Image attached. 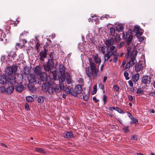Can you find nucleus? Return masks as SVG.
Wrapping results in <instances>:
<instances>
[{
  "label": "nucleus",
  "mask_w": 155,
  "mask_h": 155,
  "mask_svg": "<svg viewBox=\"0 0 155 155\" xmlns=\"http://www.w3.org/2000/svg\"><path fill=\"white\" fill-rule=\"evenodd\" d=\"M79 83L81 85H83L84 84L83 80L82 78H80L79 80Z\"/></svg>",
  "instance_id": "nucleus-56"
},
{
  "label": "nucleus",
  "mask_w": 155,
  "mask_h": 155,
  "mask_svg": "<svg viewBox=\"0 0 155 155\" xmlns=\"http://www.w3.org/2000/svg\"><path fill=\"white\" fill-rule=\"evenodd\" d=\"M49 55L51 59L50 60H54V57L52 52H51L49 53Z\"/></svg>",
  "instance_id": "nucleus-59"
},
{
  "label": "nucleus",
  "mask_w": 155,
  "mask_h": 155,
  "mask_svg": "<svg viewBox=\"0 0 155 155\" xmlns=\"http://www.w3.org/2000/svg\"><path fill=\"white\" fill-rule=\"evenodd\" d=\"M47 53L46 49H44V51L41 52L39 53L40 58H45L47 57Z\"/></svg>",
  "instance_id": "nucleus-24"
},
{
  "label": "nucleus",
  "mask_w": 155,
  "mask_h": 155,
  "mask_svg": "<svg viewBox=\"0 0 155 155\" xmlns=\"http://www.w3.org/2000/svg\"><path fill=\"white\" fill-rule=\"evenodd\" d=\"M116 110L121 114H124L125 113L123 110H121L120 108L117 107H116Z\"/></svg>",
  "instance_id": "nucleus-42"
},
{
  "label": "nucleus",
  "mask_w": 155,
  "mask_h": 155,
  "mask_svg": "<svg viewBox=\"0 0 155 155\" xmlns=\"http://www.w3.org/2000/svg\"><path fill=\"white\" fill-rule=\"evenodd\" d=\"M40 44L38 42H37L35 43V48L37 49L38 51H39L40 50Z\"/></svg>",
  "instance_id": "nucleus-38"
},
{
  "label": "nucleus",
  "mask_w": 155,
  "mask_h": 155,
  "mask_svg": "<svg viewBox=\"0 0 155 155\" xmlns=\"http://www.w3.org/2000/svg\"><path fill=\"white\" fill-rule=\"evenodd\" d=\"M99 51L101 53L103 54H105L106 52L108 51L107 48L106 46H101L99 47L98 48Z\"/></svg>",
  "instance_id": "nucleus-13"
},
{
  "label": "nucleus",
  "mask_w": 155,
  "mask_h": 155,
  "mask_svg": "<svg viewBox=\"0 0 155 155\" xmlns=\"http://www.w3.org/2000/svg\"><path fill=\"white\" fill-rule=\"evenodd\" d=\"M27 101L28 102H32L33 101V98L31 96H28L26 98Z\"/></svg>",
  "instance_id": "nucleus-39"
},
{
  "label": "nucleus",
  "mask_w": 155,
  "mask_h": 155,
  "mask_svg": "<svg viewBox=\"0 0 155 155\" xmlns=\"http://www.w3.org/2000/svg\"><path fill=\"white\" fill-rule=\"evenodd\" d=\"M133 37L132 35H129V36L126 41L127 45H129L131 43Z\"/></svg>",
  "instance_id": "nucleus-28"
},
{
  "label": "nucleus",
  "mask_w": 155,
  "mask_h": 155,
  "mask_svg": "<svg viewBox=\"0 0 155 155\" xmlns=\"http://www.w3.org/2000/svg\"><path fill=\"white\" fill-rule=\"evenodd\" d=\"M110 48V51H111V52H113L114 51H114V50L116 48V47L114 46L113 45L111 46Z\"/></svg>",
  "instance_id": "nucleus-44"
},
{
  "label": "nucleus",
  "mask_w": 155,
  "mask_h": 155,
  "mask_svg": "<svg viewBox=\"0 0 155 155\" xmlns=\"http://www.w3.org/2000/svg\"><path fill=\"white\" fill-rule=\"evenodd\" d=\"M137 47L136 45V58L139 59V61L137 64L136 63V72H138L142 71L143 68L142 64L144 60V56L143 53V48H138Z\"/></svg>",
  "instance_id": "nucleus-2"
},
{
  "label": "nucleus",
  "mask_w": 155,
  "mask_h": 155,
  "mask_svg": "<svg viewBox=\"0 0 155 155\" xmlns=\"http://www.w3.org/2000/svg\"><path fill=\"white\" fill-rule=\"evenodd\" d=\"M28 79L29 83H30L34 84H41V81H40V83L39 78H37L36 76L32 74H29L28 77Z\"/></svg>",
  "instance_id": "nucleus-3"
},
{
  "label": "nucleus",
  "mask_w": 155,
  "mask_h": 155,
  "mask_svg": "<svg viewBox=\"0 0 155 155\" xmlns=\"http://www.w3.org/2000/svg\"><path fill=\"white\" fill-rule=\"evenodd\" d=\"M144 32V31L140 28L139 26L136 25V37L138 38L141 36Z\"/></svg>",
  "instance_id": "nucleus-10"
},
{
  "label": "nucleus",
  "mask_w": 155,
  "mask_h": 155,
  "mask_svg": "<svg viewBox=\"0 0 155 155\" xmlns=\"http://www.w3.org/2000/svg\"><path fill=\"white\" fill-rule=\"evenodd\" d=\"M124 45V42H121L120 43L119 45L118 46V48H120L122 46H123Z\"/></svg>",
  "instance_id": "nucleus-60"
},
{
  "label": "nucleus",
  "mask_w": 155,
  "mask_h": 155,
  "mask_svg": "<svg viewBox=\"0 0 155 155\" xmlns=\"http://www.w3.org/2000/svg\"><path fill=\"white\" fill-rule=\"evenodd\" d=\"M99 88L100 89L104 90V86L101 83H99L98 84Z\"/></svg>",
  "instance_id": "nucleus-46"
},
{
  "label": "nucleus",
  "mask_w": 155,
  "mask_h": 155,
  "mask_svg": "<svg viewBox=\"0 0 155 155\" xmlns=\"http://www.w3.org/2000/svg\"><path fill=\"white\" fill-rule=\"evenodd\" d=\"M93 101H95V103H97L99 101V100L97 99L95 97H94L93 98Z\"/></svg>",
  "instance_id": "nucleus-64"
},
{
  "label": "nucleus",
  "mask_w": 155,
  "mask_h": 155,
  "mask_svg": "<svg viewBox=\"0 0 155 155\" xmlns=\"http://www.w3.org/2000/svg\"><path fill=\"white\" fill-rule=\"evenodd\" d=\"M7 81V79L5 75H2L0 76V84H4Z\"/></svg>",
  "instance_id": "nucleus-19"
},
{
  "label": "nucleus",
  "mask_w": 155,
  "mask_h": 155,
  "mask_svg": "<svg viewBox=\"0 0 155 155\" xmlns=\"http://www.w3.org/2000/svg\"><path fill=\"white\" fill-rule=\"evenodd\" d=\"M39 75L40 76L39 81L40 80L41 81L43 82L46 81H47V78L46 73L42 72Z\"/></svg>",
  "instance_id": "nucleus-17"
},
{
  "label": "nucleus",
  "mask_w": 155,
  "mask_h": 155,
  "mask_svg": "<svg viewBox=\"0 0 155 155\" xmlns=\"http://www.w3.org/2000/svg\"><path fill=\"white\" fill-rule=\"evenodd\" d=\"M63 135L65 138H71L74 137V135L72 132H65Z\"/></svg>",
  "instance_id": "nucleus-20"
},
{
  "label": "nucleus",
  "mask_w": 155,
  "mask_h": 155,
  "mask_svg": "<svg viewBox=\"0 0 155 155\" xmlns=\"http://www.w3.org/2000/svg\"><path fill=\"white\" fill-rule=\"evenodd\" d=\"M23 80L22 75L18 73L15 74L14 76V81L16 83L21 84Z\"/></svg>",
  "instance_id": "nucleus-6"
},
{
  "label": "nucleus",
  "mask_w": 155,
  "mask_h": 155,
  "mask_svg": "<svg viewBox=\"0 0 155 155\" xmlns=\"http://www.w3.org/2000/svg\"><path fill=\"white\" fill-rule=\"evenodd\" d=\"M35 150L38 152L43 153H45L44 150L42 148H35Z\"/></svg>",
  "instance_id": "nucleus-33"
},
{
  "label": "nucleus",
  "mask_w": 155,
  "mask_h": 155,
  "mask_svg": "<svg viewBox=\"0 0 155 155\" xmlns=\"http://www.w3.org/2000/svg\"><path fill=\"white\" fill-rule=\"evenodd\" d=\"M122 34H123V37H122V39L124 40L126 39L127 37V33L126 34H124V33L123 34L122 33Z\"/></svg>",
  "instance_id": "nucleus-57"
},
{
  "label": "nucleus",
  "mask_w": 155,
  "mask_h": 155,
  "mask_svg": "<svg viewBox=\"0 0 155 155\" xmlns=\"http://www.w3.org/2000/svg\"><path fill=\"white\" fill-rule=\"evenodd\" d=\"M113 89H114V90L117 91L118 92L119 90V87L117 86V85H115L113 87Z\"/></svg>",
  "instance_id": "nucleus-50"
},
{
  "label": "nucleus",
  "mask_w": 155,
  "mask_h": 155,
  "mask_svg": "<svg viewBox=\"0 0 155 155\" xmlns=\"http://www.w3.org/2000/svg\"><path fill=\"white\" fill-rule=\"evenodd\" d=\"M137 38L138 39V40L140 42L143 41L144 40V38H146L145 37H140V36L138 38Z\"/></svg>",
  "instance_id": "nucleus-52"
},
{
  "label": "nucleus",
  "mask_w": 155,
  "mask_h": 155,
  "mask_svg": "<svg viewBox=\"0 0 155 155\" xmlns=\"http://www.w3.org/2000/svg\"><path fill=\"white\" fill-rule=\"evenodd\" d=\"M6 88L4 86L0 87V92L1 93L6 94Z\"/></svg>",
  "instance_id": "nucleus-34"
},
{
  "label": "nucleus",
  "mask_w": 155,
  "mask_h": 155,
  "mask_svg": "<svg viewBox=\"0 0 155 155\" xmlns=\"http://www.w3.org/2000/svg\"><path fill=\"white\" fill-rule=\"evenodd\" d=\"M66 93L68 94H70L71 95L76 97L77 95L75 93L74 91L73 88L72 87L68 88L65 90Z\"/></svg>",
  "instance_id": "nucleus-11"
},
{
  "label": "nucleus",
  "mask_w": 155,
  "mask_h": 155,
  "mask_svg": "<svg viewBox=\"0 0 155 155\" xmlns=\"http://www.w3.org/2000/svg\"><path fill=\"white\" fill-rule=\"evenodd\" d=\"M47 65H49V66L51 68H53L54 66V63L53 60L50 59L48 60L47 62Z\"/></svg>",
  "instance_id": "nucleus-29"
},
{
  "label": "nucleus",
  "mask_w": 155,
  "mask_h": 155,
  "mask_svg": "<svg viewBox=\"0 0 155 155\" xmlns=\"http://www.w3.org/2000/svg\"><path fill=\"white\" fill-rule=\"evenodd\" d=\"M107 97L106 95H104L103 96V101L104 102V104L105 105L107 103Z\"/></svg>",
  "instance_id": "nucleus-49"
},
{
  "label": "nucleus",
  "mask_w": 155,
  "mask_h": 155,
  "mask_svg": "<svg viewBox=\"0 0 155 155\" xmlns=\"http://www.w3.org/2000/svg\"><path fill=\"white\" fill-rule=\"evenodd\" d=\"M1 60L2 62H5L6 61V56L5 55L2 56Z\"/></svg>",
  "instance_id": "nucleus-47"
},
{
  "label": "nucleus",
  "mask_w": 155,
  "mask_h": 155,
  "mask_svg": "<svg viewBox=\"0 0 155 155\" xmlns=\"http://www.w3.org/2000/svg\"><path fill=\"white\" fill-rule=\"evenodd\" d=\"M113 56H114V58L113 59V62L114 63L117 62L118 61V55L116 52L114 51Z\"/></svg>",
  "instance_id": "nucleus-27"
},
{
  "label": "nucleus",
  "mask_w": 155,
  "mask_h": 155,
  "mask_svg": "<svg viewBox=\"0 0 155 155\" xmlns=\"http://www.w3.org/2000/svg\"><path fill=\"white\" fill-rule=\"evenodd\" d=\"M110 34L112 36H114L115 33V29L113 27L110 28Z\"/></svg>",
  "instance_id": "nucleus-36"
},
{
  "label": "nucleus",
  "mask_w": 155,
  "mask_h": 155,
  "mask_svg": "<svg viewBox=\"0 0 155 155\" xmlns=\"http://www.w3.org/2000/svg\"><path fill=\"white\" fill-rule=\"evenodd\" d=\"M127 54H125V57L126 58H128L129 55L130 54L131 55L134 51H136V46L134 45L131 47H128L127 48Z\"/></svg>",
  "instance_id": "nucleus-8"
},
{
  "label": "nucleus",
  "mask_w": 155,
  "mask_h": 155,
  "mask_svg": "<svg viewBox=\"0 0 155 155\" xmlns=\"http://www.w3.org/2000/svg\"><path fill=\"white\" fill-rule=\"evenodd\" d=\"M128 83L130 87H133L134 84L132 81H129Z\"/></svg>",
  "instance_id": "nucleus-58"
},
{
  "label": "nucleus",
  "mask_w": 155,
  "mask_h": 155,
  "mask_svg": "<svg viewBox=\"0 0 155 155\" xmlns=\"http://www.w3.org/2000/svg\"><path fill=\"white\" fill-rule=\"evenodd\" d=\"M64 76L66 78V80L68 84H71L73 82L71 76L69 74H65Z\"/></svg>",
  "instance_id": "nucleus-16"
},
{
  "label": "nucleus",
  "mask_w": 155,
  "mask_h": 155,
  "mask_svg": "<svg viewBox=\"0 0 155 155\" xmlns=\"http://www.w3.org/2000/svg\"><path fill=\"white\" fill-rule=\"evenodd\" d=\"M65 78H59V84L61 86H63L64 85L63 82L65 81Z\"/></svg>",
  "instance_id": "nucleus-37"
},
{
  "label": "nucleus",
  "mask_w": 155,
  "mask_h": 155,
  "mask_svg": "<svg viewBox=\"0 0 155 155\" xmlns=\"http://www.w3.org/2000/svg\"><path fill=\"white\" fill-rule=\"evenodd\" d=\"M90 66L86 69V71L87 76L89 79L91 78L93 75L94 78H96L98 75L99 67L97 68L96 64L98 66L101 62V59L98 57L97 54L92 55V57L89 59Z\"/></svg>",
  "instance_id": "nucleus-1"
},
{
  "label": "nucleus",
  "mask_w": 155,
  "mask_h": 155,
  "mask_svg": "<svg viewBox=\"0 0 155 155\" xmlns=\"http://www.w3.org/2000/svg\"><path fill=\"white\" fill-rule=\"evenodd\" d=\"M129 100L130 101H132L133 99V97L131 95H129L128 97Z\"/></svg>",
  "instance_id": "nucleus-63"
},
{
  "label": "nucleus",
  "mask_w": 155,
  "mask_h": 155,
  "mask_svg": "<svg viewBox=\"0 0 155 155\" xmlns=\"http://www.w3.org/2000/svg\"><path fill=\"white\" fill-rule=\"evenodd\" d=\"M109 109L111 111H112L114 110H116V108L114 107H109Z\"/></svg>",
  "instance_id": "nucleus-62"
},
{
  "label": "nucleus",
  "mask_w": 155,
  "mask_h": 155,
  "mask_svg": "<svg viewBox=\"0 0 155 155\" xmlns=\"http://www.w3.org/2000/svg\"><path fill=\"white\" fill-rule=\"evenodd\" d=\"M6 94L8 95L12 94L14 91V88L13 85H11L6 89Z\"/></svg>",
  "instance_id": "nucleus-15"
},
{
  "label": "nucleus",
  "mask_w": 155,
  "mask_h": 155,
  "mask_svg": "<svg viewBox=\"0 0 155 155\" xmlns=\"http://www.w3.org/2000/svg\"><path fill=\"white\" fill-rule=\"evenodd\" d=\"M143 91L141 88L138 89L136 91V94H143Z\"/></svg>",
  "instance_id": "nucleus-41"
},
{
  "label": "nucleus",
  "mask_w": 155,
  "mask_h": 155,
  "mask_svg": "<svg viewBox=\"0 0 155 155\" xmlns=\"http://www.w3.org/2000/svg\"><path fill=\"white\" fill-rule=\"evenodd\" d=\"M83 98L84 100L86 101H87L89 99L88 96L87 95H83Z\"/></svg>",
  "instance_id": "nucleus-53"
},
{
  "label": "nucleus",
  "mask_w": 155,
  "mask_h": 155,
  "mask_svg": "<svg viewBox=\"0 0 155 155\" xmlns=\"http://www.w3.org/2000/svg\"><path fill=\"white\" fill-rule=\"evenodd\" d=\"M16 57L17 54H16V52H15V54H14L12 58H13L14 61H16L18 60V59L16 58Z\"/></svg>",
  "instance_id": "nucleus-51"
},
{
  "label": "nucleus",
  "mask_w": 155,
  "mask_h": 155,
  "mask_svg": "<svg viewBox=\"0 0 155 155\" xmlns=\"http://www.w3.org/2000/svg\"><path fill=\"white\" fill-rule=\"evenodd\" d=\"M15 51H11L9 53H8V56L9 57L12 58V56L15 54Z\"/></svg>",
  "instance_id": "nucleus-48"
},
{
  "label": "nucleus",
  "mask_w": 155,
  "mask_h": 155,
  "mask_svg": "<svg viewBox=\"0 0 155 155\" xmlns=\"http://www.w3.org/2000/svg\"><path fill=\"white\" fill-rule=\"evenodd\" d=\"M123 130L126 133L129 131L128 127H124Z\"/></svg>",
  "instance_id": "nucleus-45"
},
{
  "label": "nucleus",
  "mask_w": 155,
  "mask_h": 155,
  "mask_svg": "<svg viewBox=\"0 0 155 155\" xmlns=\"http://www.w3.org/2000/svg\"><path fill=\"white\" fill-rule=\"evenodd\" d=\"M28 71H27L25 69H24L22 72V74L26 75L28 74Z\"/></svg>",
  "instance_id": "nucleus-55"
},
{
  "label": "nucleus",
  "mask_w": 155,
  "mask_h": 155,
  "mask_svg": "<svg viewBox=\"0 0 155 155\" xmlns=\"http://www.w3.org/2000/svg\"><path fill=\"white\" fill-rule=\"evenodd\" d=\"M142 82L145 84H149L151 82V77L147 75H144L142 77Z\"/></svg>",
  "instance_id": "nucleus-7"
},
{
  "label": "nucleus",
  "mask_w": 155,
  "mask_h": 155,
  "mask_svg": "<svg viewBox=\"0 0 155 155\" xmlns=\"http://www.w3.org/2000/svg\"><path fill=\"white\" fill-rule=\"evenodd\" d=\"M54 92L56 94L59 93L61 91V87L59 86H56L54 88Z\"/></svg>",
  "instance_id": "nucleus-26"
},
{
  "label": "nucleus",
  "mask_w": 155,
  "mask_h": 155,
  "mask_svg": "<svg viewBox=\"0 0 155 155\" xmlns=\"http://www.w3.org/2000/svg\"><path fill=\"white\" fill-rule=\"evenodd\" d=\"M124 29L123 26L121 25H118L116 27L117 31H119L120 32L123 30Z\"/></svg>",
  "instance_id": "nucleus-31"
},
{
  "label": "nucleus",
  "mask_w": 155,
  "mask_h": 155,
  "mask_svg": "<svg viewBox=\"0 0 155 155\" xmlns=\"http://www.w3.org/2000/svg\"><path fill=\"white\" fill-rule=\"evenodd\" d=\"M121 38L120 35H116L115 42L116 43H118L120 41Z\"/></svg>",
  "instance_id": "nucleus-35"
},
{
  "label": "nucleus",
  "mask_w": 155,
  "mask_h": 155,
  "mask_svg": "<svg viewBox=\"0 0 155 155\" xmlns=\"http://www.w3.org/2000/svg\"><path fill=\"white\" fill-rule=\"evenodd\" d=\"M44 97L42 96H39L38 98V102L40 104H42L44 101Z\"/></svg>",
  "instance_id": "nucleus-32"
},
{
  "label": "nucleus",
  "mask_w": 155,
  "mask_h": 155,
  "mask_svg": "<svg viewBox=\"0 0 155 155\" xmlns=\"http://www.w3.org/2000/svg\"><path fill=\"white\" fill-rule=\"evenodd\" d=\"M114 52V51L113 52H111V51H108L105 54H104V61L105 62L107 61L110 59V57L112 55L113 56Z\"/></svg>",
  "instance_id": "nucleus-12"
},
{
  "label": "nucleus",
  "mask_w": 155,
  "mask_h": 155,
  "mask_svg": "<svg viewBox=\"0 0 155 155\" xmlns=\"http://www.w3.org/2000/svg\"><path fill=\"white\" fill-rule=\"evenodd\" d=\"M54 88L53 85H50L48 87L47 91L49 94H53L54 93Z\"/></svg>",
  "instance_id": "nucleus-21"
},
{
  "label": "nucleus",
  "mask_w": 155,
  "mask_h": 155,
  "mask_svg": "<svg viewBox=\"0 0 155 155\" xmlns=\"http://www.w3.org/2000/svg\"><path fill=\"white\" fill-rule=\"evenodd\" d=\"M97 84L95 85L94 86V87H93L94 91V93H92V94H95L96 93V92H97Z\"/></svg>",
  "instance_id": "nucleus-54"
},
{
  "label": "nucleus",
  "mask_w": 155,
  "mask_h": 155,
  "mask_svg": "<svg viewBox=\"0 0 155 155\" xmlns=\"http://www.w3.org/2000/svg\"><path fill=\"white\" fill-rule=\"evenodd\" d=\"M44 68L45 71H48L51 68L49 65L47 64L44 66Z\"/></svg>",
  "instance_id": "nucleus-40"
},
{
  "label": "nucleus",
  "mask_w": 155,
  "mask_h": 155,
  "mask_svg": "<svg viewBox=\"0 0 155 155\" xmlns=\"http://www.w3.org/2000/svg\"><path fill=\"white\" fill-rule=\"evenodd\" d=\"M24 87L23 85L18 84L15 86V89L16 91L20 93L22 92L24 90Z\"/></svg>",
  "instance_id": "nucleus-18"
},
{
  "label": "nucleus",
  "mask_w": 155,
  "mask_h": 155,
  "mask_svg": "<svg viewBox=\"0 0 155 155\" xmlns=\"http://www.w3.org/2000/svg\"><path fill=\"white\" fill-rule=\"evenodd\" d=\"M130 60L129 62L127 63L126 65V68L127 69L129 68L132 65L135 64L134 61L136 58V51H134L132 54L130 56Z\"/></svg>",
  "instance_id": "nucleus-5"
},
{
  "label": "nucleus",
  "mask_w": 155,
  "mask_h": 155,
  "mask_svg": "<svg viewBox=\"0 0 155 155\" xmlns=\"http://www.w3.org/2000/svg\"><path fill=\"white\" fill-rule=\"evenodd\" d=\"M82 91V88L80 85H78L75 86L74 87L75 93L76 94H80L81 93Z\"/></svg>",
  "instance_id": "nucleus-14"
},
{
  "label": "nucleus",
  "mask_w": 155,
  "mask_h": 155,
  "mask_svg": "<svg viewBox=\"0 0 155 155\" xmlns=\"http://www.w3.org/2000/svg\"><path fill=\"white\" fill-rule=\"evenodd\" d=\"M17 69V65H13L12 67H8L5 69L6 73L9 75H11L13 73H15L16 72Z\"/></svg>",
  "instance_id": "nucleus-4"
},
{
  "label": "nucleus",
  "mask_w": 155,
  "mask_h": 155,
  "mask_svg": "<svg viewBox=\"0 0 155 155\" xmlns=\"http://www.w3.org/2000/svg\"><path fill=\"white\" fill-rule=\"evenodd\" d=\"M127 113L128 116L130 119L132 120L130 121V123L131 124H136V119L132 116L131 113L129 112H127Z\"/></svg>",
  "instance_id": "nucleus-23"
},
{
  "label": "nucleus",
  "mask_w": 155,
  "mask_h": 155,
  "mask_svg": "<svg viewBox=\"0 0 155 155\" xmlns=\"http://www.w3.org/2000/svg\"><path fill=\"white\" fill-rule=\"evenodd\" d=\"M26 42V41L25 40H23V44H21V43H17L16 44V48H19L21 47L22 48L24 45V44Z\"/></svg>",
  "instance_id": "nucleus-30"
},
{
  "label": "nucleus",
  "mask_w": 155,
  "mask_h": 155,
  "mask_svg": "<svg viewBox=\"0 0 155 155\" xmlns=\"http://www.w3.org/2000/svg\"><path fill=\"white\" fill-rule=\"evenodd\" d=\"M59 70L60 73L61 75H64L65 73V68L63 65L60 64L59 67Z\"/></svg>",
  "instance_id": "nucleus-25"
},
{
  "label": "nucleus",
  "mask_w": 155,
  "mask_h": 155,
  "mask_svg": "<svg viewBox=\"0 0 155 155\" xmlns=\"http://www.w3.org/2000/svg\"><path fill=\"white\" fill-rule=\"evenodd\" d=\"M129 74L128 73L127 71H125L124 72V75L126 80H128L130 78L129 77Z\"/></svg>",
  "instance_id": "nucleus-43"
},
{
  "label": "nucleus",
  "mask_w": 155,
  "mask_h": 155,
  "mask_svg": "<svg viewBox=\"0 0 155 155\" xmlns=\"http://www.w3.org/2000/svg\"><path fill=\"white\" fill-rule=\"evenodd\" d=\"M25 108L28 110H29V106L27 103H25Z\"/></svg>",
  "instance_id": "nucleus-61"
},
{
  "label": "nucleus",
  "mask_w": 155,
  "mask_h": 155,
  "mask_svg": "<svg viewBox=\"0 0 155 155\" xmlns=\"http://www.w3.org/2000/svg\"><path fill=\"white\" fill-rule=\"evenodd\" d=\"M114 39L113 37L106 39L104 41V43L107 48H109L114 45Z\"/></svg>",
  "instance_id": "nucleus-9"
},
{
  "label": "nucleus",
  "mask_w": 155,
  "mask_h": 155,
  "mask_svg": "<svg viewBox=\"0 0 155 155\" xmlns=\"http://www.w3.org/2000/svg\"><path fill=\"white\" fill-rule=\"evenodd\" d=\"M41 69V67L39 66H36L35 67V71L37 75H39L42 73Z\"/></svg>",
  "instance_id": "nucleus-22"
}]
</instances>
